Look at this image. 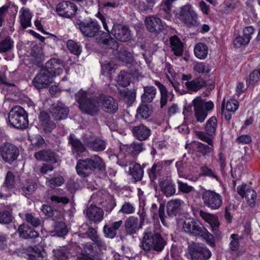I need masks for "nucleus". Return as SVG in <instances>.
<instances>
[{
	"label": "nucleus",
	"mask_w": 260,
	"mask_h": 260,
	"mask_svg": "<svg viewBox=\"0 0 260 260\" xmlns=\"http://www.w3.org/2000/svg\"><path fill=\"white\" fill-rule=\"evenodd\" d=\"M76 99L80 110L89 115L96 113L100 107L108 113H115L118 109L117 102L110 96L102 94L96 99L91 100L86 92L80 90L76 94Z\"/></svg>",
	"instance_id": "1"
},
{
	"label": "nucleus",
	"mask_w": 260,
	"mask_h": 260,
	"mask_svg": "<svg viewBox=\"0 0 260 260\" xmlns=\"http://www.w3.org/2000/svg\"><path fill=\"white\" fill-rule=\"evenodd\" d=\"M104 168V162L96 155H94L90 158L79 160L76 167L78 174L83 177L88 175L94 169L101 170Z\"/></svg>",
	"instance_id": "2"
},
{
	"label": "nucleus",
	"mask_w": 260,
	"mask_h": 260,
	"mask_svg": "<svg viewBox=\"0 0 260 260\" xmlns=\"http://www.w3.org/2000/svg\"><path fill=\"white\" fill-rule=\"evenodd\" d=\"M165 244V241L159 234L147 231L145 233L141 245L145 251L153 250L159 252L164 248Z\"/></svg>",
	"instance_id": "3"
},
{
	"label": "nucleus",
	"mask_w": 260,
	"mask_h": 260,
	"mask_svg": "<svg viewBox=\"0 0 260 260\" xmlns=\"http://www.w3.org/2000/svg\"><path fill=\"white\" fill-rule=\"evenodd\" d=\"M9 122L15 128H25L28 124V121L24 109L20 106L13 108L9 114Z\"/></svg>",
	"instance_id": "4"
},
{
	"label": "nucleus",
	"mask_w": 260,
	"mask_h": 260,
	"mask_svg": "<svg viewBox=\"0 0 260 260\" xmlns=\"http://www.w3.org/2000/svg\"><path fill=\"white\" fill-rule=\"evenodd\" d=\"M192 103L197 120L203 122L207 116L208 112L213 109V103L211 101L206 102L200 97L194 99Z\"/></svg>",
	"instance_id": "5"
},
{
	"label": "nucleus",
	"mask_w": 260,
	"mask_h": 260,
	"mask_svg": "<svg viewBox=\"0 0 260 260\" xmlns=\"http://www.w3.org/2000/svg\"><path fill=\"white\" fill-rule=\"evenodd\" d=\"M204 205L211 210H217L222 205L221 196L212 190L205 189L202 193Z\"/></svg>",
	"instance_id": "6"
},
{
	"label": "nucleus",
	"mask_w": 260,
	"mask_h": 260,
	"mask_svg": "<svg viewBox=\"0 0 260 260\" xmlns=\"http://www.w3.org/2000/svg\"><path fill=\"white\" fill-rule=\"evenodd\" d=\"M179 18L189 27L198 26L200 23L197 14L189 5H184L181 8Z\"/></svg>",
	"instance_id": "7"
},
{
	"label": "nucleus",
	"mask_w": 260,
	"mask_h": 260,
	"mask_svg": "<svg viewBox=\"0 0 260 260\" xmlns=\"http://www.w3.org/2000/svg\"><path fill=\"white\" fill-rule=\"evenodd\" d=\"M77 25L85 37H94L100 33V26L95 19H89L79 21Z\"/></svg>",
	"instance_id": "8"
},
{
	"label": "nucleus",
	"mask_w": 260,
	"mask_h": 260,
	"mask_svg": "<svg viewBox=\"0 0 260 260\" xmlns=\"http://www.w3.org/2000/svg\"><path fill=\"white\" fill-rule=\"evenodd\" d=\"M188 249L193 260H207L211 256V251L202 244L192 243Z\"/></svg>",
	"instance_id": "9"
},
{
	"label": "nucleus",
	"mask_w": 260,
	"mask_h": 260,
	"mask_svg": "<svg viewBox=\"0 0 260 260\" xmlns=\"http://www.w3.org/2000/svg\"><path fill=\"white\" fill-rule=\"evenodd\" d=\"M77 11L76 5L69 1H63L59 3L56 8V12L58 15L67 18H72Z\"/></svg>",
	"instance_id": "10"
},
{
	"label": "nucleus",
	"mask_w": 260,
	"mask_h": 260,
	"mask_svg": "<svg viewBox=\"0 0 260 260\" xmlns=\"http://www.w3.org/2000/svg\"><path fill=\"white\" fill-rule=\"evenodd\" d=\"M143 147L142 143H133L131 146L123 145L119 148V152L116 155L111 154L109 156L111 160H114L115 158L117 159H122L125 156V151H127L128 153L132 154H137L142 152Z\"/></svg>",
	"instance_id": "11"
},
{
	"label": "nucleus",
	"mask_w": 260,
	"mask_h": 260,
	"mask_svg": "<svg viewBox=\"0 0 260 260\" xmlns=\"http://www.w3.org/2000/svg\"><path fill=\"white\" fill-rule=\"evenodd\" d=\"M83 141L85 145L95 151H103L106 148L105 142L91 134H86L83 136Z\"/></svg>",
	"instance_id": "12"
},
{
	"label": "nucleus",
	"mask_w": 260,
	"mask_h": 260,
	"mask_svg": "<svg viewBox=\"0 0 260 260\" xmlns=\"http://www.w3.org/2000/svg\"><path fill=\"white\" fill-rule=\"evenodd\" d=\"M1 154L5 161L10 163L16 159L19 155V151L15 146L7 143L1 147Z\"/></svg>",
	"instance_id": "13"
},
{
	"label": "nucleus",
	"mask_w": 260,
	"mask_h": 260,
	"mask_svg": "<svg viewBox=\"0 0 260 260\" xmlns=\"http://www.w3.org/2000/svg\"><path fill=\"white\" fill-rule=\"evenodd\" d=\"M111 33L121 42L128 41L131 38V32L128 28L120 24H114Z\"/></svg>",
	"instance_id": "14"
},
{
	"label": "nucleus",
	"mask_w": 260,
	"mask_h": 260,
	"mask_svg": "<svg viewBox=\"0 0 260 260\" xmlns=\"http://www.w3.org/2000/svg\"><path fill=\"white\" fill-rule=\"evenodd\" d=\"M63 63L57 58H51L46 64L45 70L46 73L51 76L59 75L62 73Z\"/></svg>",
	"instance_id": "15"
},
{
	"label": "nucleus",
	"mask_w": 260,
	"mask_h": 260,
	"mask_svg": "<svg viewBox=\"0 0 260 260\" xmlns=\"http://www.w3.org/2000/svg\"><path fill=\"white\" fill-rule=\"evenodd\" d=\"M145 23L146 28L150 32H159L165 27V25L161 19L154 16L147 17L145 20Z\"/></svg>",
	"instance_id": "16"
},
{
	"label": "nucleus",
	"mask_w": 260,
	"mask_h": 260,
	"mask_svg": "<svg viewBox=\"0 0 260 260\" xmlns=\"http://www.w3.org/2000/svg\"><path fill=\"white\" fill-rule=\"evenodd\" d=\"M51 77L45 70L42 69L32 81L34 85L38 89H41L48 86L51 82Z\"/></svg>",
	"instance_id": "17"
},
{
	"label": "nucleus",
	"mask_w": 260,
	"mask_h": 260,
	"mask_svg": "<svg viewBox=\"0 0 260 260\" xmlns=\"http://www.w3.org/2000/svg\"><path fill=\"white\" fill-rule=\"evenodd\" d=\"M172 160H162L155 162L152 167L149 176L151 179H155L165 171L172 163Z\"/></svg>",
	"instance_id": "18"
},
{
	"label": "nucleus",
	"mask_w": 260,
	"mask_h": 260,
	"mask_svg": "<svg viewBox=\"0 0 260 260\" xmlns=\"http://www.w3.org/2000/svg\"><path fill=\"white\" fill-rule=\"evenodd\" d=\"M237 192L241 197L245 198L249 205L254 204L256 193L253 189H248L246 185L244 184L237 187Z\"/></svg>",
	"instance_id": "19"
},
{
	"label": "nucleus",
	"mask_w": 260,
	"mask_h": 260,
	"mask_svg": "<svg viewBox=\"0 0 260 260\" xmlns=\"http://www.w3.org/2000/svg\"><path fill=\"white\" fill-rule=\"evenodd\" d=\"M202 225L196 222L193 218H187L183 223V230L186 233L195 236L199 235L201 231Z\"/></svg>",
	"instance_id": "20"
},
{
	"label": "nucleus",
	"mask_w": 260,
	"mask_h": 260,
	"mask_svg": "<svg viewBox=\"0 0 260 260\" xmlns=\"http://www.w3.org/2000/svg\"><path fill=\"white\" fill-rule=\"evenodd\" d=\"M86 214L90 220L98 222L102 220L104 212L101 208L95 206L90 205L87 209Z\"/></svg>",
	"instance_id": "21"
},
{
	"label": "nucleus",
	"mask_w": 260,
	"mask_h": 260,
	"mask_svg": "<svg viewBox=\"0 0 260 260\" xmlns=\"http://www.w3.org/2000/svg\"><path fill=\"white\" fill-rule=\"evenodd\" d=\"M34 156L38 160L48 161L52 163L57 162V156L49 150H40L36 152Z\"/></svg>",
	"instance_id": "22"
},
{
	"label": "nucleus",
	"mask_w": 260,
	"mask_h": 260,
	"mask_svg": "<svg viewBox=\"0 0 260 260\" xmlns=\"http://www.w3.org/2000/svg\"><path fill=\"white\" fill-rule=\"evenodd\" d=\"M123 221L119 220L112 222L109 225H105L104 227V232L105 237L109 238H113L117 234V231L122 226Z\"/></svg>",
	"instance_id": "23"
},
{
	"label": "nucleus",
	"mask_w": 260,
	"mask_h": 260,
	"mask_svg": "<svg viewBox=\"0 0 260 260\" xmlns=\"http://www.w3.org/2000/svg\"><path fill=\"white\" fill-rule=\"evenodd\" d=\"M159 186L161 191L166 197H171L176 192L175 185L170 179H167L160 181Z\"/></svg>",
	"instance_id": "24"
},
{
	"label": "nucleus",
	"mask_w": 260,
	"mask_h": 260,
	"mask_svg": "<svg viewBox=\"0 0 260 260\" xmlns=\"http://www.w3.org/2000/svg\"><path fill=\"white\" fill-rule=\"evenodd\" d=\"M200 215L206 222L210 224L213 231L214 233H216L218 227L219 225L218 217L214 215L203 211H201L200 212Z\"/></svg>",
	"instance_id": "25"
},
{
	"label": "nucleus",
	"mask_w": 260,
	"mask_h": 260,
	"mask_svg": "<svg viewBox=\"0 0 260 260\" xmlns=\"http://www.w3.org/2000/svg\"><path fill=\"white\" fill-rule=\"evenodd\" d=\"M126 231L129 234L136 233L141 227L138 218L135 216H130L125 221Z\"/></svg>",
	"instance_id": "26"
},
{
	"label": "nucleus",
	"mask_w": 260,
	"mask_h": 260,
	"mask_svg": "<svg viewBox=\"0 0 260 260\" xmlns=\"http://www.w3.org/2000/svg\"><path fill=\"white\" fill-rule=\"evenodd\" d=\"M14 183V176L11 172H8L7 174L5 184L1 188L0 191V198L5 199L11 196L10 192L4 193L3 191L5 189L12 188Z\"/></svg>",
	"instance_id": "27"
},
{
	"label": "nucleus",
	"mask_w": 260,
	"mask_h": 260,
	"mask_svg": "<svg viewBox=\"0 0 260 260\" xmlns=\"http://www.w3.org/2000/svg\"><path fill=\"white\" fill-rule=\"evenodd\" d=\"M51 113L54 119L60 120L67 117L69 113V110L64 105L60 104L55 107L53 106L51 108Z\"/></svg>",
	"instance_id": "28"
},
{
	"label": "nucleus",
	"mask_w": 260,
	"mask_h": 260,
	"mask_svg": "<svg viewBox=\"0 0 260 260\" xmlns=\"http://www.w3.org/2000/svg\"><path fill=\"white\" fill-rule=\"evenodd\" d=\"M31 17V13L28 9L23 7L20 10V22L23 28H26L30 26Z\"/></svg>",
	"instance_id": "29"
},
{
	"label": "nucleus",
	"mask_w": 260,
	"mask_h": 260,
	"mask_svg": "<svg viewBox=\"0 0 260 260\" xmlns=\"http://www.w3.org/2000/svg\"><path fill=\"white\" fill-rule=\"evenodd\" d=\"M133 132L135 136L140 141L147 139L150 134V129L143 125L134 127Z\"/></svg>",
	"instance_id": "30"
},
{
	"label": "nucleus",
	"mask_w": 260,
	"mask_h": 260,
	"mask_svg": "<svg viewBox=\"0 0 260 260\" xmlns=\"http://www.w3.org/2000/svg\"><path fill=\"white\" fill-rule=\"evenodd\" d=\"M155 84L158 87L160 90L161 94L160 104L161 107L162 108L166 104L168 100L170 101L172 100L174 95L172 92H168L166 87L159 82L156 81Z\"/></svg>",
	"instance_id": "31"
},
{
	"label": "nucleus",
	"mask_w": 260,
	"mask_h": 260,
	"mask_svg": "<svg viewBox=\"0 0 260 260\" xmlns=\"http://www.w3.org/2000/svg\"><path fill=\"white\" fill-rule=\"evenodd\" d=\"M152 108L147 104H141L137 110L136 117L139 119H146L152 114Z\"/></svg>",
	"instance_id": "32"
},
{
	"label": "nucleus",
	"mask_w": 260,
	"mask_h": 260,
	"mask_svg": "<svg viewBox=\"0 0 260 260\" xmlns=\"http://www.w3.org/2000/svg\"><path fill=\"white\" fill-rule=\"evenodd\" d=\"M170 44L172 51L176 56H181L183 53V44L180 39L176 36L170 38Z\"/></svg>",
	"instance_id": "33"
},
{
	"label": "nucleus",
	"mask_w": 260,
	"mask_h": 260,
	"mask_svg": "<svg viewBox=\"0 0 260 260\" xmlns=\"http://www.w3.org/2000/svg\"><path fill=\"white\" fill-rule=\"evenodd\" d=\"M194 54L199 59H204L208 54V48L203 43H198L194 48Z\"/></svg>",
	"instance_id": "34"
},
{
	"label": "nucleus",
	"mask_w": 260,
	"mask_h": 260,
	"mask_svg": "<svg viewBox=\"0 0 260 260\" xmlns=\"http://www.w3.org/2000/svg\"><path fill=\"white\" fill-rule=\"evenodd\" d=\"M69 143L72 146V151L74 153H77V154H79V153L83 152L85 150L84 145L74 134L70 135Z\"/></svg>",
	"instance_id": "35"
},
{
	"label": "nucleus",
	"mask_w": 260,
	"mask_h": 260,
	"mask_svg": "<svg viewBox=\"0 0 260 260\" xmlns=\"http://www.w3.org/2000/svg\"><path fill=\"white\" fill-rule=\"evenodd\" d=\"M184 202L180 199H175L169 201L167 204V213L170 216L175 215L179 211L180 207Z\"/></svg>",
	"instance_id": "36"
},
{
	"label": "nucleus",
	"mask_w": 260,
	"mask_h": 260,
	"mask_svg": "<svg viewBox=\"0 0 260 260\" xmlns=\"http://www.w3.org/2000/svg\"><path fill=\"white\" fill-rule=\"evenodd\" d=\"M129 171L131 175L136 181L140 180L143 176V170L139 164L131 163Z\"/></svg>",
	"instance_id": "37"
},
{
	"label": "nucleus",
	"mask_w": 260,
	"mask_h": 260,
	"mask_svg": "<svg viewBox=\"0 0 260 260\" xmlns=\"http://www.w3.org/2000/svg\"><path fill=\"white\" fill-rule=\"evenodd\" d=\"M30 260H47L46 252L42 248L35 247L29 255Z\"/></svg>",
	"instance_id": "38"
},
{
	"label": "nucleus",
	"mask_w": 260,
	"mask_h": 260,
	"mask_svg": "<svg viewBox=\"0 0 260 260\" xmlns=\"http://www.w3.org/2000/svg\"><path fill=\"white\" fill-rule=\"evenodd\" d=\"M185 86L191 91H197L205 85V81L201 78H196L190 82H185Z\"/></svg>",
	"instance_id": "39"
},
{
	"label": "nucleus",
	"mask_w": 260,
	"mask_h": 260,
	"mask_svg": "<svg viewBox=\"0 0 260 260\" xmlns=\"http://www.w3.org/2000/svg\"><path fill=\"white\" fill-rule=\"evenodd\" d=\"M29 140L32 147L36 149L43 148L46 145L44 139L39 134L29 136Z\"/></svg>",
	"instance_id": "40"
},
{
	"label": "nucleus",
	"mask_w": 260,
	"mask_h": 260,
	"mask_svg": "<svg viewBox=\"0 0 260 260\" xmlns=\"http://www.w3.org/2000/svg\"><path fill=\"white\" fill-rule=\"evenodd\" d=\"M156 89L154 86H146L144 88V93L142 96L143 102H151L156 94Z\"/></svg>",
	"instance_id": "41"
},
{
	"label": "nucleus",
	"mask_w": 260,
	"mask_h": 260,
	"mask_svg": "<svg viewBox=\"0 0 260 260\" xmlns=\"http://www.w3.org/2000/svg\"><path fill=\"white\" fill-rule=\"evenodd\" d=\"M52 205L60 206L67 204L69 202V199L66 196L61 194H54L50 198Z\"/></svg>",
	"instance_id": "42"
},
{
	"label": "nucleus",
	"mask_w": 260,
	"mask_h": 260,
	"mask_svg": "<svg viewBox=\"0 0 260 260\" xmlns=\"http://www.w3.org/2000/svg\"><path fill=\"white\" fill-rule=\"evenodd\" d=\"M217 127V120L214 116L211 117L206 122L205 130L209 136L215 134Z\"/></svg>",
	"instance_id": "43"
},
{
	"label": "nucleus",
	"mask_w": 260,
	"mask_h": 260,
	"mask_svg": "<svg viewBox=\"0 0 260 260\" xmlns=\"http://www.w3.org/2000/svg\"><path fill=\"white\" fill-rule=\"evenodd\" d=\"M86 233L88 236L96 245L100 247H103L105 245L104 242L98 236L95 229L92 228H88Z\"/></svg>",
	"instance_id": "44"
},
{
	"label": "nucleus",
	"mask_w": 260,
	"mask_h": 260,
	"mask_svg": "<svg viewBox=\"0 0 260 260\" xmlns=\"http://www.w3.org/2000/svg\"><path fill=\"white\" fill-rule=\"evenodd\" d=\"M194 72L199 74L208 73L211 70V67L208 63L202 62H196L193 67Z\"/></svg>",
	"instance_id": "45"
},
{
	"label": "nucleus",
	"mask_w": 260,
	"mask_h": 260,
	"mask_svg": "<svg viewBox=\"0 0 260 260\" xmlns=\"http://www.w3.org/2000/svg\"><path fill=\"white\" fill-rule=\"evenodd\" d=\"M14 42L10 38H7L0 41V52L5 53L12 50Z\"/></svg>",
	"instance_id": "46"
},
{
	"label": "nucleus",
	"mask_w": 260,
	"mask_h": 260,
	"mask_svg": "<svg viewBox=\"0 0 260 260\" xmlns=\"http://www.w3.org/2000/svg\"><path fill=\"white\" fill-rule=\"evenodd\" d=\"M82 253L84 256L81 260H93L91 256H95L96 251L94 250L92 245L90 244H87L84 246V250Z\"/></svg>",
	"instance_id": "47"
},
{
	"label": "nucleus",
	"mask_w": 260,
	"mask_h": 260,
	"mask_svg": "<svg viewBox=\"0 0 260 260\" xmlns=\"http://www.w3.org/2000/svg\"><path fill=\"white\" fill-rule=\"evenodd\" d=\"M260 80V69L254 70L249 75V78L246 80L248 87H252Z\"/></svg>",
	"instance_id": "48"
},
{
	"label": "nucleus",
	"mask_w": 260,
	"mask_h": 260,
	"mask_svg": "<svg viewBox=\"0 0 260 260\" xmlns=\"http://www.w3.org/2000/svg\"><path fill=\"white\" fill-rule=\"evenodd\" d=\"M40 119L43 122L44 130L46 132H51V129L53 128L54 125L50 123L48 114L45 112H41L40 115Z\"/></svg>",
	"instance_id": "49"
},
{
	"label": "nucleus",
	"mask_w": 260,
	"mask_h": 260,
	"mask_svg": "<svg viewBox=\"0 0 260 260\" xmlns=\"http://www.w3.org/2000/svg\"><path fill=\"white\" fill-rule=\"evenodd\" d=\"M64 182V179L61 176H57L51 179L47 178L46 181L47 186L54 188L56 186H61Z\"/></svg>",
	"instance_id": "50"
},
{
	"label": "nucleus",
	"mask_w": 260,
	"mask_h": 260,
	"mask_svg": "<svg viewBox=\"0 0 260 260\" xmlns=\"http://www.w3.org/2000/svg\"><path fill=\"white\" fill-rule=\"evenodd\" d=\"M201 229V231L198 236H201L210 246H214V240L213 236L202 225Z\"/></svg>",
	"instance_id": "51"
},
{
	"label": "nucleus",
	"mask_w": 260,
	"mask_h": 260,
	"mask_svg": "<svg viewBox=\"0 0 260 260\" xmlns=\"http://www.w3.org/2000/svg\"><path fill=\"white\" fill-rule=\"evenodd\" d=\"M37 187L35 183L26 180L22 183V190L24 196L32 193Z\"/></svg>",
	"instance_id": "52"
},
{
	"label": "nucleus",
	"mask_w": 260,
	"mask_h": 260,
	"mask_svg": "<svg viewBox=\"0 0 260 260\" xmlns=\"http://www.w3.org/2000/svg\"><path fill=\"white\" fill-rule=\"evenodd\" d=\"M198 151L204 156H209L213 151V143L212 145L207 146L203 143L198 145Z\"/></svg>",
	"instance_id": "53"
},
{
	"label": "nucleus",
	"mask_w": 260,
	"mask_h": 260,
	"mask_svg": "<svg viewBox=\"0 0 260 260\" xmlns=\"http://www.w3.org/2000/svg\"><path fill=\"white\" fill-rule=\"evenodd\" d=\"M117 82L119 85L126 87L129 84V74L125 72H121L117 77Z\"/></svg>",
	"instance_id": "54"
},
{
	"label": "nucleus",
	"mask_w": 260,
	"mask_h": 260,
	"mask_svg": "<svg viewBox=\"0 0 260 260\" xmlns=\"http://www.w3.org/2000/svg\"><path fill=\"white\" fill-rule=\"evenodd\" d=\"M31 55L35 63H39L43 57V51L39 46H34L31 51Z\"/></svg>",
	"instance_id": "55"
},
{
	"label": "nucleus",
	"mask_w": 260,
	"mask_h": 260,
	"mask_svg": "<svg viewBox=\"0 0 260 260\" xmlns=\"http://www.w3.org/2000/svg\"><path fill=\"white\" fill-rule=\"evenodd\" d=\"M67 46L71 52L75 55H79L81 52V47L77 43L69 40L67 42Z\"/></svg>",
	"instance_id": "56"
},
{
	"label": "nucleus",
	"mask_w": 260,
	"mask_h": 260,
	"mask_svg": "<svg viewBox=\"0 0 260 260\" xmlns=\"http://www.w3.org/2000/svg\"><path fill=\"white\" fill-rule=\"evenodd\" d=\"M98 42L106 45L107 47L114 50L118 49V43L113 38L109 37V39L101 38Z\"/></svg>",
	"instance_id": "57"
},
{
	"label": "nucleus",
	"mask_w": 260,
	"mask_h": 260,
	"mask_svg": "<svg viewBox=\"0 0 260 260\" xmlns=\"http://www.w3.org/2000/svg\"><path fill=\"white\" fill-rule=\"evenodd\" d=\"M231 238L232 239L230 248L232 251H236L239 248V243L241 240V237L236 234H232L231 235Z\"/></svg>",
	"instance_id": "58"
},
{
	"label": "nucleus",
	"mask_w": 260,
	"mask_h": 260,
	"mask_svg": "<svg viewBox=\"0 0 260 260\" xmlns=\"http://www.w3.org/2000/svg\"><path fill=\"white\" fill-rule=\"evenodd\" d=\"M55 232L59 237L66 235L68 233V230L65 223L63 222H59L55 227Z\"/></svg>",
	"instance_id": "59"
},
{
	"label": "nucleus",
	"mask_w": 260,
	"mask_h": 260,
	"mask_svg": "<svg viewBox=\"0 0 260 260\" xmlns=\"http://www.w3.org/2000/svg\"><path fill=\"white\" fill-rule=\"evenodd\" d=\"M119 59L123 63H130L133 60V57L131 53L125 51H121L118 55Z\"/></svg>",
	"instance_id": "60"
},
{
	"label": "nucleus",
	"mask_w": 260,
	"mask_h": 260,
	"mask_svg": "<svg viewBox=\"0 0 260 260\" xmlns=\"http://www.w3.org/2000/svg\"><path fill=\"white\" fill-rule=\"evenodd\" d=\"M177 183L179 190L183 193H188L194 190L192 186H190L186 183H184L180 180H178Z\"/></svg>",
	"instance_id": "61"
},
{
	"label": "nucleus",
	"mask_w": 260,
	"mask_h": 260,
	"mask_svg": "<svg viewBox=\"0 0 260 260\" xmlns=\"http://www.w3.org/2000/svg\"><path fill=\"white\" fill-rule=\"evenodd\" d=\"M239 107L238 102L236 100H229L225 105V109L228 112L234 113Z\"/></svg>",
	"instance_id": "62"
},
{
	"label": "nucleus",
	"mask_w": 260,
	"mask_h": 260,
	"mask_svg": "<svg viewBox=\"0 0 260 260\" xmlns=\"http://www.w3.org/2000/svg\"><path fill=\"white\" fill-rule=\"evenodd\" d=\"M164 72L166 74V77L169 80L170 82L175 80L176 74L174 72L173 69L170 64H167Z\"/></svg>",
	"instance_id": "63"
},
{
	"label": "nucleus",
	"mask_w": 260,
	"mask_h": 260,
	"mask_svg": "<svg viewBox=\"0 0 260 260\" xmlns=\"http://www.w3.org/2000/svg\"><path fill=\"white\" fill-rule=\"evenodd\" d=\"M135 210V208L132 204L129 203H125L123 205L119 212L123 214H130L133 213Z\"/></svg>",
	"instance_id": "64"
}]
</instances>
